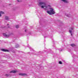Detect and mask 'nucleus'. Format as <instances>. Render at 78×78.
Instances as JSON below:
<instances>
[{
  "label": "nucleus",
  "mask_w": 78,
  "mask_h": 78,
  "mask_svg": "<svg viewBox=\"0 0 78 78\" xmlns=\"http://www.w3.org/2000/svg\"><path fill=\"white\" fill-rule=\"evenodd\" d=\"M46 5V2H39L38 3V6L41 8H44V10H47L51 6L50 5Z\"/></svg>",
  "instance_id": "f257e3e1"
},
{
  "label": "nucleus",
  "mask_w": 78,
  "mask_h": 78,
  "mask_svg": "<svg viewBox=\"0 0 78 78\" xmlns=\"http://www.w3.org/2000/svg\"><path fill=\"white\" fill-rule=\"evenodd\" d=\"M0 13H1V14H5V13H4L2 11L0 12Z\"/></svg>",
  "instance_id": "ddd939ff"
},
{
  "label": "nucleus",
  "mask_w": 78,
  "mask_h": 78,
  "mask_svg": "<svg viewBox=\"0 0 78 78\" xmlns=\"http://www.w3.org/2000/svg\"><path fill=\"white\" fill-rule=\"evenodd\" d=\"M50 10L47 11V12L50 15H51V14H54L55 12L54 11V9L52 8H49Z\"/></svg>",
  "instance_id": "f03ea898"
},
{
  "label": "nucleus",
  "mask_w": 78,
  "mask_h": 78,
  "mask_svg": "<svg viewBox=\"0 0 78 78\" xmlns=\"http://www.w3.org/2000/svg\"><path fill=\"white\" fill-rule=\"evenodd\" d=\"M16 28H19V25H17L16 26Z\"/></svg>",
  "instance_id": "4468645a"
},
{
  "label": "nucleus",
  "mask_w": 78,
  "mask_h": 78,
  "mask_svg": "<svg viewBox=\"0 0 78 78\" xmlns=\"http://www.w3.org/2000/svg\"><path fill=\"white\" fill-rule=\"evenodd\" d=\"M73 29H74V28L71 27L70 30H69V32L70 33L71 36H72L73 35V34L72 33V30H73Z\"/></svg>",
  "instance_id": "7ed1b4c3"
},
{
  "label": "nucleus",
  "mask_w": 78,
  "mask_h": 78,
  "mask_svg": "<svg viewBox=\"0 0 78 78\" xmlns=\"http://www.w3.org/2000/svg\"><path fill=\"white\" fill-rule=\"evenodd\" d=\"M11 34H14L13 33Z\"/></svg>",
  "instance_id": "5701e85b"
},
{
  "label": "nucleus",
  "mask_w": 78,
  "mask_h": 78,
  "mask_svg": "<svg viewBox=\"0 0 78 78\" xmlns=\"http://www.w3.org/2000/svg\"><path fill=\"white\" fill-rule=\"evenodd\" d=\"M1 16H2V15L1 14V13L0 12V16L1 17Z\"/></svg>",
  "instance_id": "a211bd4d"
},
{
  "label": "nucleus",
  "mask_w": 78,
  "mask_h": 78,
  "mask_svg": "<svg viewBox=\"0 0 78 78\" xmlns=\"http://www.w3.org/2000/svg\"><path fill=\"white\" fill-rule=\"evenodd\" d=\"M16 71L15 70H12V71H11L10 72V73H16Z\"/></svg>",
  "instance_id": "6e6552de"
},
{
  "label": "nucleus",
  "mask_w": 78,
  "mask_h": 78,
  "mask_svg": "<svg viewBox=\"0 0 78 78\" xmlns=\"http://www.w3.org/2000/svg\"><path fill=\"white\" fill-rule=\"evenodd\" d=\"M5 76H11V74H5Z\"/></svg>",
  "instance_id": "0eeeda50"
},
{
  "label": "nucleus",
  "mask_w": 78,
  "mask_h": 78,
  "mask_svg": "<svg viewBox=\"0 0 78 78\" xmlns=\"http://www.w3.org/2000/svg\"><path fill=\"white\" fill-rule=\"evenodd\" d=\"M8 28H10V27L9 26L8 27Z\"/></svg>",
  "instance_id": "aec40b11"
},
{
  "label": "nucleus",
  "mask_w": 78,
  "mask_h": 78,
  "mask_svg": "<svg viewBox=\"0 0 78 78\" xmlns=\"http://www.w3.org/2000/svg\"><path fill=\"white\" fill-rule=\"evenodd\" d=\"M19 47H20L19 45L18 44H15V48H19Z\"/></svg>",
  "instance_id": "1a4fd4ad"
},
{
  "label": "nucleus",
  "mask_w": 78,
  "mask_h": 78,
  "mask_svg": "<svg viewBox=\"0 0 78 78\" xmlns=\"http://www.w3.org/2000/svg\"><path fill=\"white\" fill-rule=\"evenodd\" d=\"M25 32H26L27 30H25Z\"/></svg>",
  "instance_id": "6ab92c4d"
},
{
  "label": "nucleus",
  "mask_w": 78,
  "mask_h": 78,
  "mask_svg": "<svg viewBox=\"0 0 78 78\" xmlns=\"http://www.w3.org/2000/svg\"><path fill=\"white\" fill-rule=\"evenodd\" d=\"M13 9V10H15V9Z\"/></svg>",
  "instance_id": "412c9836"
},
{
  "label": "nucleus",
  "mask_w": 78,
  "mask_h": 78,
  "mask_svg": "<svg viewBox=\"0 0 78 78\" xmlns=\"http://www.w3.org/2000/svg\"><path fill=\"white\" fill-rule=\"evenodd\" d=\"M62 2H64V3H69V1L67 0H60Z\"/></svg>",
  "instance_id": "20e7f679"
},
{
  "label": "nucleus",
  "mask_w": 78,
  "mask_h": 78,
  "mask_svg": "<svg viewBox=\"0 0 78 78\" xmlns=\"http://www.w3.org/2000/svg\"><path fill=\"white\" fill-rule=\"evenodd\" d=\"M3 35L4 36H5V37H9V35H6L5 34H3Z\"/></svg>",
  "instance_id": "9d476101"
},
{
  "label": "nucleus",
  "mask_w": 78,
  "mask_h": 78,
  "mask_svg": "<svg viewBox=\"0 0 78 78\" xmlns=\"http://www.w3.org/2000/svg\"><path fill=\"white\" fill-rule=\"evenodd\" d=\"M71 45L72 47H74L75 45L74 44H71Z\"/></svg>",
  "instance_id": "f3484780"
},
{
  "label": "nucleus",
  "mask_w": 78,
  "mask_h": 78,
  "mask_svg": "<svg viewBox=\"0 0 78 78\" xmlns=\"http://www.w3.org/2000/svg\"><path fill=\"white\" fill-rule=\"evenodd\" d=\"M7 25H9V24H7Z\"/></svg>",
  "instance_id": "4be33fe9"
},
{
  "label": "nucleus",
  "mask_w": 78,
  "mask_h": 78,
  "mask_svg": "<svg viewBox=\"0 0 78 78\" xmlns=\"http://www.w3.org/2000/svg\"><path fill=\"white\" fill-rule=\"evenodd\" d=\"M19 75H20V76H27V74L26 73H20L19 74Z\"/></svg>",
  "instance_id": "423d86ee"
},
{
  "label": "nucleus",
  "mask_w": 78,
  "mask_h": 78,
  "mask_svg": "<svg viewBox=\"0 0 78 78\" xmlns=\"http://www.w3.org/2000/svg\"><path fill=\"white\" fill-rule=\"evenodd\" d=\"M58 62L59 64H62V63L61 61H59Z\"/></svg>",
  "instance_id": "dca6fc26"
},
{
  "label": "nucleus",
  "mask_w": 78,
  "mask_h": 78,
  "mask_svg": "<svg viewBox=\"0 0 78 78\" xmlns=\"http://www.w3.org/2000/svg\"><path fill=\"white\" fill-rule=\"evenodd\" d=\"M5 20H9V18L8 16H5Z\"/></svg>",
  "instance_id": "9b49d317"
},
{
  "label": "nucleus",
  "mask_w": 78,
  "mask_h": 78,
  "mask_svg": "<svg viewBox=\"0 0 78 78\" xmlns=\"http://www.w3.org/2000/svg\"><path fill=\"white\" fill-rule=\"evenodd\" d=\"M1 51H5V52H8L9 51L8 50L5 49H1Z\"/></svg>",
  "instance_id": "39448f33"
},
{
  "label": "nucleus",
  "mask_w": 78,
  "mask_h": 78,
  "mask_svg": "<svg viewBox=\"0 0 78 78\" xmlns=\"http://www.w3.org/2000/svg\"><path fill=\"white\" fill-rule=\"evenodd\" d=\"M65 16H67V17H70V15H67V14L66 13H65Z\"/></svg>",
  "instance_id": "f8f14e48"
},
{
  "label": "nucleus",
  "mask_w": 78,
  "mask_h": 78,
  "mask_svg": "<svg viewBox=\"0 0 78 78\" xmlns=\"http://www.w3.org/2000/svg\"><path fill=\"white\" fill-rule=\"evenodd\" d=\"M17 2H22V0H17Z\"/></svg>",
  "instance_id": "2eb2a0df"
}]
</instances>
